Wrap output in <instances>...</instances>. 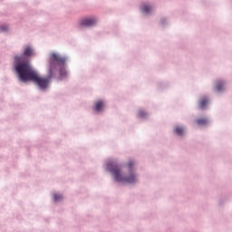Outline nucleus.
<instances>
[{"mask_svg":"<svg viewBox=\"0 0 232 232\" xmlns=\"http://www.w3.org/2000/svg\"><path fill=\"white\" fill-rule=\"evenodd\" d=\"M14 70L18 75V79L22 81V82H34L40 88V90H46L48 86H50V82H52V78L55 75V72H57V66H60V75L64 77L66 75V69H64V64L66 63V58L55 53H52L49 55L48 60V67H47V77H42L39 75V72L35 71L28 61L23 62V56H15L14 57Z\"/></svg>","mask_w":232,"mask_h":232,"instance_id":"1","label":"nucleus"},{"mask_svg":"<svg viewBox=\"0 0 232 232\" xmlns=\"http://www.w3.org/2000/svg\"><path fill=\"white\" fill-rule=\"evenodd\" d=\"M107 169L111 173H112L117 182H126L127 184H133L137 182V177L135 174L130 173L128 176L122 175V169L121 168V165H118L117 163L107 164Z\"/></svg>","mask_w":232,"mask_h":232,"instance_id":"2","label":"nucleus"},{"mask_svg":"<svg viewBox=\"0 0 232 232\" xmlns=\"http://www.w3.org/2000/svg\"><path fill=\"white\" fill-rule=\"evenodd\" d=\"M79 24L82 28L94 26V24H97V18L92 17V18L82 19L79 22Z\"/></svg>","mask_w":232,"mask_h":232,"instance_id":"3","label":"nucleus"},{"mask_svg":"<svg viewBox=\"0 0 232 232\" xmlns=\"http://www.w3.org/2000/svg\"><path fill=\"white\" fill-rule=\"evenodd\" d=\"M208 102H209V100L206 96L200 98L198 102V108H200V110H205Z\"/></svg>","mask_w":232,"mask_h":232,"instance_id":"4","label":"nucleus"},{"mask_svg":"<svg viewBox=\"0 0 232 232\" xmlns=\"http://www.w3.org/2000/svg\"><path fill=\"white\" fill-rule=\"evenodd\" d=\"M102 108H104V102L102 101L97 102L94 105L95 111H102Z\"/></svg>","mask_w":232,"mask_h":232,"instance_id":"5","label":"nucleus"},{"mask_svg":"<svg viewBox=\"0 0 232 232\" xmlns=\"http://www.w3.org/2000/svg\"><path fill=\"white\" fill-rule=\"evenodd\" d=\"M34 53V51L32 50V47L27 46L25 47L24 51V55L25 57H31V55Z\"/></svg>","mask_w":232,"mask_h":232,"instance_id":"6","label":"nucleus"},{"mask_svg":"<svg viewBox=\"0 0 232 232\" xmlns=\"http://www.w3.org/2000/svg\"><path fill=\"white\" fill-rule=\"evenodd\" d=\"M196 122L198 126H206V124H208V119L201 118V119L197 120Z\"/></svg>","mask_w":232,"mask_h":232,"instance_id":"7","label":"nucleus"},{"mask_svg":"<svg viewBox=\"0 0 232 232\" xmlns=\"http://www.w3.org/2000/svg\"><path fill=\"white\" fill-rule=\"evenodd\" d=\"M174 131L176 135H184V129L182 127H176Z\"/></svg>","mask_w":232,"mask_h":232,"instance_id":"8","label":"nucleus"},{"mask_svg":"<svg viewBox=\"0 0 232 232\" xmlns=\"http://www.w3.org/2000/svg\"><path fill=\"white\" fill-rule=\"evenodd\" d=\"M222 88H224V82L222 81H218L216 84V90L217 92H220V90H222Z\"/></svg>","mask_w":232,"mask_h":232,"instance_id":"9","label":"nucleus"},{"mask_svg":"<svg viewBox=\"0 0 232 232\" xmlns=\"http://www.w3.org/2000/svg\"><path fill=\"white\" fill-rule=\"evenodd\" d=\"M142 12H144V14H150V12H151V6L143 5L142 6Z\"/></svg>","mask_w":232,"mask_h":232,"instance_id":"10","label":"nucleus"},{"mask_svg":"<svg viewBox=\"0 0 232 232\" xmlns=\"http://www.w3.org/2000/svg\"><path fill=\"white\" fill-rule=\"evenodd\" d=\"M133 166H135V161H133V160H130L127 163V168H128L129 171H131V169H133Z\"/></svg>","mask_w":232,"mask_h":232,"instance_id":"11","label":"nucleus"},{"mask_svg":"<svg viewBox=\"0 0 232 232\" xmlns=\"http://www.w3.org/2000/svg\"><path fill=\"white\" fill-rule=\"evenodd\" d=\"M53 200H54V202H59V200H63V196L59 195V194H54Z\"/></svg>","mask_w":232,"mask_h":232,"instance_id":"12","label":"nucleus"},{"mask_svg":"<svg viewBox=\"0 0 232 232\" xmlns=\"http://www.w3.org/2000/svg\"><path fill=\"white\" fill-rule=\"evenodd\" d=\"M139 117H140L141 119L146 117L147 113L145 111H140L138 113Z\"/></svg>","mask_w":232,"mask_h":232,"instance_id":"13","label":"nucleus"},{"mask_svg":"<svg viewBox=\"0 0 232 232\" xmlns=\"http://www.w3.org/2000/svg\"><path fill=\"white\" fill-rule=\"evenodd\" d=\"M0 30H1V32H6V30H8V25L0 26Z\"/></svg>","mask_w":232,"mask_h":232,"instance_id":"14","label":"nucleus"}]
</instances>
